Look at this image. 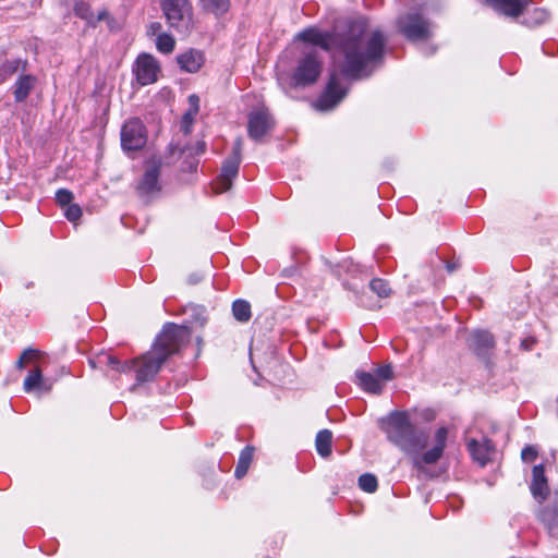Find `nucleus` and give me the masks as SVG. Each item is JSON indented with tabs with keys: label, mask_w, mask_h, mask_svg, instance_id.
I'll return each instance as SVG.
<instances>
[{
	"label": "nucleus",
	"mask_w": 558,
	"mask_h": 558,
	"mask_svg": "<svg viewBox=\"0 0 558 558\" xmlns=\"http://www.w3.org/2000/svg\"><path fill=\"white\" fill-rule=\"evenodd\" d=\"M374 374L378 378L379 381H381V380L387 381V380L392 379V377H393L392 367L390 365H384V366L377 367Z\"/></svg>",
	"instance_id": "36"
},
{
	"label": "nucleus",
	"mask_w": 558,
	"mask_h": 558,
	"mask_svg": "<svg viewBox=\"0 0 558 558\" xmlns=\"http://www.w3.org/2000/svg\"><path fill=\"white\" fill-rule=\"evenodd\" d=\"M359 385L366 391L372 393H380L383 390V383L373 373L356 372Z\"/></svg>",
	"instance_id": "21"
},
{
	"label": "nucleus",
	"mask_w": 558,
	"mask_h": 558,
	"mask_svg": "<svg viewBox=\"0 0 558 558\" xmlns=\"http://www.w3.org/2000/svg\"><path fill=\"white\" fill-rule=\"evenodd\" d=\"M74 13L76 16L87 21V23L95 27L94 13L87 2L80 1L74 5Z\"/></svg>",
	"instance_id": "27"
},
{
	"label": "nucleus",
	"mask_w": 558,
	"mask_h": 558,
	"mask_svg": "<svg viewBox=\"0 0 558 558\" xmlns=\"http://www.w3.org/2000/svg\"><path fill=\"white\" fill-rule=\"evenodd\" d=\"M203 279V277L199 275V274H192L189 276L187 278V282L190 284H196L198 283L201 280Z\"/></svg>",
	"instance_id": "43"
},
{
	"label": "nucleus",
	"mask_w": 558,
	"mask_h": 558,
	"mask_svg": "<svg viewBox=\"0 0 558 558\" xmlns=\"http://www.w3.org/2000/svg\"><path fill=\"white\" fill-rule=\"evenodd\" d=\"M538 519L553 537L558 538V510L544 508L538 512Z\"/></svg>",
	"instance_id": "22"
},
{
	"label": "nucleus",
	"mask_w": 558,
	"mask_h": 558,
	"mask_svg": "<svg viewBox=\"0 0 558 558\" xmlns=\"http://www.w3.org/2000/svg\"><path fill=\"white\" fill-rule=\"evenodd\" d=\"M469 349L488 365V333L485 330H474L468 339Z\"/></svg>",
	"instance_id": "16"
},
{
	"label": "nucleus",
	"mask_w": 558,
	"mask_h": 558,
	"mask_svg": "<svg viewBox=\"0 0 558 558\" xmlns=\"http://www.w3.org/2000/svg\"><path fill=\"white\" fill-rule=\"evenodd\" d=\"M147 142L145 125L138 118L126 121L121 129V145L126 151L142 149Z\"/></svg>",
	"instance_id": "8"
},
{
	"label": "nucleus",
	"mask_w": 558,
	"mask_h": 558,
	"mask_svg": "<svg viewBox=\"0 0 558 558\" xmlns=\"http://www.w3.org/2000/svg\"><path fill=\"white\" fill-rule=\"evenodd\" d=\"M347 95V88L342 86L338 74L332 73L324 94L318 99V108L329 110L336 107Z\"/></svg>",
	"instance_id": "11"
},
{
	"label": "nucleus",
	"mask_w": 558,
	"mask_h": 558,
	"mask_svg": "<svg viewBox=\"0 0 558 558\" xmlns=\"http://www.w3.org/2000/svg\"><path fill=\"white\" fill-rule=\"evenodd\" d=\"M359 486L366 493H374L377 489L378 483L375 475L371 473L362 474L359 477Z\"/></svg>",
	"instance_id": "31"
},
{
	"label": "nucleus",
	"mask_w": 558,
	"mask_h": 558,
	"mask_svg": "<svg viewBox=\"0 0 558 558\" xmlns=\"http://www.w3.org/2000/svg\"><path fill=\"white\" fill-rule=\"evenodd\" d=\"M275 121L265 108L252 111L248 114L247 133L254 142H263L264 137L272 130Z\"/></svg>",
	"instance_id": "9"
},
{
	"label": "nucleus",
	"mask_w": 558,
	"mask_h": 558,
	"mask_svg": "<svg viewBox=\"0 0 558 558\" xmlns=\"http://www.w3.org/2000/svg\"><path fill=\"white\" fill-rule=\"evenodd\" d=\"M108 17V11L107 10H101L98 12V14L95 16L94 15V22H95V26L97 25L98 22L105 20Z\"/></svg>",
	"instance_id": "42"
},
{
	"label": "nucleus",
	"mask_w": 558,
	"mask_h": 558,
	"mask_svg": "<svg viewBox=\"0 0 558 558\" xmlns=\"http://www.w3.org/2000/svg\"><path fill=\"white\" fill-rule=\"evenodd\" d=\"M547 19L548 12L545 9L531 7L530 0H527L525 9H523L517 22L526 27H536L545 23Z\"/></svg>",
	"instance_id": "18"
},
{
	"label": "nucleus",
	"mask_w": 558,
	"mask_h": 558,
	"mask_svg": "<svg viewBox=\"0 0 558 558\" xmlns=\"http://www.w3.org/2000/svg\"><path fill=\"white\" fill-rule=\"evenodd\" d=\"M190 338L191 329L187 326L173 323L166 324L151 349L141 357L130 361L131 369L136 373L137 384L153 380L161 365L186 345Z\"/></svg>",
	"instance_id": "3"
},
{
	"label": "nucleus",
	"mask_w": 558,
	"mask_h": 558,
	"mask_svg": "<svg viewBox=\"0 0 558 558\" xmlns=\"http://www.w3.org/2000/svg\"><path fill=\"white\" fill-rule=\"evenodd\" d=\"M38 356H39V351L32 349V348L25 349L22 352L20 359L16 361L15 366L19 369H22L25 367V364L27 362H31Z\"/></svg>",
	"instance_id": "32"
},
{
	"label": "nucleus",
	"mask_w": 558,
	"mask_h": 558,
	"mask_svg": "<svg viewBox=\"0 0 558 558\" xmlns=\"http://www.w3.org/2000/svg\"><path fill=\"white\" fill-rule=\"evenodd\" d=\"M193 168H196V163L190 166V169H193Z\"/></svg>",
	"instance_id": "47"
},
{
	"label": "nucleus",
	"mask_w": 558,
	"mask_h": 558,
	"mask_svg": "<svg viewBox=\"0 0 558 558\" xmlns=\"http://www.w3.org/2000/svg\"><path fill=\"white\" fill-rule=\"evenodd\" d=\"M253 453H254V447H252V446H246L241 451L239 461H238V464H236V468L234 471V475L236 478H242L246 474V472L250 468V464L252 462V459H253Z\"/></svg>",
	"instance_id": "24"
},
{
	"label": "nucleus",
	"mask_w": 558,
	"mask_h": 558,
	"mask_svg": "<svg viewBox=\"0 0 558 558\" xmlns=\"http://www.w3.org/2000/svg\"><path fill=\"white\" fill-rule=\"evenodd\" d=\"M28 65L27 59H5L0 64V85L5 83L12 75L26 72Z\"/></svg>",
	"instance_id": "19"
},
{
	"label": "nucleus",
	"mask_w": 558,
	"mask_h": 558,
	"mask_svg": "<svg viewBox=\"0 0 558 558\" xmlns=\"http://www.w3.org/2000/svg\"><path fill=\"white\" fill-rule=\"evenodd\" d=\"M381 428L390 442L408 454L413 466L422 469L424 464L436 463L446 448L448 429L439 427L435 434V445L422 453L428 441V433L417 428L405 411H393L381 421Z\"/></svg>",
	"instance_id": "2"
},
{
	"label": "nucleus",
	"mask_w": 558,
	"mask_h": 558,
	"mask_svg": "<svg viewBox=\"0 0 558 558\" xmlns=\"http://www.w3.org/2000/svg\"><path fill=\"white\" fill-rule=\"evenodd\" d=\"M201 4L206 11L220 16L229 10L230 0H201Z\"/></svg>",
	"instance_id": "25"
},
{
	"label": "nucleus",
	"mask_w": 558,
	"mask_h": 558,
	"mask_svg": "<svg viewBox=\"0 0 558 558\" xmlns=\"http://www.w3.org/2000/svg\"><path fill=\"white\" fill-rule=\"evenodd\" d=\"M149 28H150V32L153 34H155L156 32H158L161 28V25L159 23H151Z\"/></svg>",
	"instance_id": "45"
},
{
	"label": "nucleus",
	"mask_w": 558,
	"mask_h": 558,
	"mask_svg": "<svg viewBox=\"0 0 558 558\" xmlns=\"http://www.w3.org/2000/svg\"><path fill=\"white\" fill-rule=\"evenodd\" d=\"M332 433L329 429H322L317 433L315 439V446L317 452L323 457L327 458L331 453Z\"/></svg>",
	"instance_id": "23"
},
{
	"label": "nucleus",
	"mask_w": 558,
	"mask_h": 558,
	"mask_svg": "<svg viewBox=\"0 0 558 558\" xmlns=\"http://www.w3.org/2000/svg\"><path fill=\"white\" fill-rule=\"evenodd\" d=\"M63 209L66 219L71 222L77 221L82 216V209L77 204H70Z\"/></svg>",
	"instance_id": "35"
},
{
	"label": "nucleus",
	"mask_w": 558,
	"mask_h": 558,
	"mask_svg": "<svg viewBox=\"0 0 558 558\" xmlns=\"http://www.w3.org/2000/svg\"><path fill=\"white\" fill-rule=\"evenodd\" d=\"M206 144L205 142H198L195 147H183L179 148L180 155H193V154H203L205 151Z\"/></svg>",
	"instance_id": "38"
},
{
	"label": "nucleus",
	"mask_w": 558,
	"mask_h": 558,
	"mask_svg": "<svg viewBox=\"0 0 558 558\" xmlns=\"http://www.w3.org/2000/svg\"><path fill=\"white\" fill-rule=\"evenodd\" d=\"M468 447H469V450L472 454V457L478 461L480 465L481 466H485L486 463H487V456L486 453L484 454H480V444L477 440L475 439H471L468 444Z\"/></svg>",
	"instance_id": "33"
},
{
	"label": "nucleus",
	"mask_w": 558,
	"mask_h": 558,
	"mask_svg": "<svg viewBox=\"0 0 558 558\" xmlns=\"http://www.w3.org/2000/svg\"><path fill=\"white\" fill-rule=\"evenodd\" d=\"M74 196L73 193L65 189H60L56 193V201L60 205L61 208H64L72 204Z\"/></svg>",
	"instance_id": "34"
},
{
	"label": "nucleus",
	"mask_w": 558,
	"mask_h": 558,
	"mask_svg": "<svg viewBox=\"0 0 558 558\" xmlns=\"http://www.w3.org/2000/svg\"><path fill=\"white\" fill-rule=\"evenodd\" d=\"M159 71L158 62L153 56L143 53L136 59L134 72L142 86L155 83Z\"/></svg>",
	"instance_id": "12"
},
{
	"label": "nucleus",
	"mask_w": 558,
	"mask_h": 558,
	"mask_svg": "<svg viewBox=\"0 0 558 558\" xmlns=\"http://www.w3.org/2000/svg\"><path fill=\"white\" fill-rule=\"evenodd\" d=\"M157 49L162 53H171L175 46V40L168 34H160L156 40Z\"/></svg>",
	"instance_id": "29"
},
{
	"label": "nucleus",
	"mask_w": 558,
	"mask_h": 558,
	"mask_svg": "<svg viewBox=\"0 0 558 558\" xmlns=\"http://www.w3.org/2000/svg\"><path fill=\"white\" fill-rule=\"evenodd\" d=\"M526 4L527 0H490V9L498 15L512 21L519 20Z\"/></svg>",
	"instance_id": "15"
},
{
	"label": "nucleus",
	"mask_w": 558,
	"mask_h": 558,
	"mask_svg": "<svg viewBox=\"0 0 558 558\" xmlns=\"http://www.w3.org/2000/svg\"><path fill=\"white\" fill-rule=\"evenodd\" d=\"M371 290L376 293L379 298L389 296L391 289L387 281L380 278H375L369 282Z\"/></svg>",
	"instance_id": "30"
},
{
	"label": "nucleus",
	"mask_w": 558,
	"mask_h": 558,
	"mask_svg": "<svg viewBox=\"0 0 558 558\" xmlns=\"http://www.w3.org/2000/svg\"><path fill=\"white\" fill-rule=\"evenodd\" d=\"M99 363H104L107 366H109L110 368L117 369L122 373H126V372L131 371L130 362H125L124 364H122L117 357H114L112 355H107V354L104 355L102 357L99 359Z\"/></svg>",
	"instance_id": "28"
},
{
	"label": "nucleus",
	"mask_w": 558,
	"mask_h": 558,
	"mask_svg": "<svg viewBox=\"0 0 558 558\" xmlns=\"http://www.w3.org/2000/svg\"><path fill=\"white\" fill-rule=\"evenodd\" d=\"M537 340L533 336H529L520 341V348L523 351H531L535 347Z\"/></svg>",
	"instance_id": "39"
},
{
	"label": "nucleus",
	"mask_w": 558,
	"mask_h": 558,
	"mask_svg": "<svg viewBox=\"0 0 558 558\" xmlns=\"http://www.w3.org/2000/svg\"><path fill=\"white\" fill-rule=\"evenodd\" d=\"M538 456L537 448L533 445L525 446L521 451V459L523 462H532Z\"/></svg>",
	"instance_id": "37"
},
{
	"label": "nucleus",
	"mask_w": 558,
	"mask_h": 558,
	"mask_svg": "<svg viewBox=\"0 0 558 558\" xmlns=\"http://www.w3.org/2000/svg\"><path fill=\"white\" fill-rule=\"evenodd\" d=\"M530 490L534 499L539 504H542L549 494L548 482L543 463L533 466Z\"/></svg>",
	"instance_id": "14"
},
{
	"label": "nucleus",
	"mask_w": 558,
	"mask_h": 558,
	"mask_svg": "<svg viewBox=\"0 0 558 558\" xmlns=\"http://www.w3.org/2000/svg\"><path fill=\"white\" fill-rule=\"evenodd\" d=\"M322 66L323 63L316 49L305 52L293 75L295 83L303 86L315 83L322 72Z\"/></svg>",
	"instance_id": "7"
},
{
	"label": "nucleus",
	"mask_w": 558,
	"mask_h": 558,
	"mask_svg": "<svg viewBox=\"0 0 558 558\" xmlns=\"http://www.w3.org/2000/svg\"><path fill=\"white\" fill-rule=\"evenodd\" d=\"M204 54L196 49H190L177 56V62L181 70L189 73H196L204 64Z\"/></svg>",
	"instance_id": "17"
},
{
	"label": "nucleus",
	"mask_w": 558,
	"mask_h": 558,
	"mask_svg": "<svg viewBox=\"0 0 558 558\" xmlns=\"http://www.w3.org/2000/svg\"><path fill=\"white\" fill-rule=\"evenodd\" d=\"M23 388L26 392H31L33 390H41L48 392L51 389V385L44 380L41 371L36 367L32 369L24 379Z\"/></svg>",
	"instance_id": "20"
},
{
	"label": "nucleus",
	"mask_w": 558,
	"mask_h": 558,
	"mask_svg": "<svg viewBox=\"0 0 558 558\" xmlns=\"http://www.w3.org/2000/svg\"><path fill=\"white\" fill-rule=\"evenodd\" d=\"M189 102L191 106L190 110L197 114L199 110V97L195 94H192L189 96Z\"/></svg>",
	"instance_id": "40"
},
{
	"label": "nucleus",
	"mask_w": 558,
	"mask_h": 558,
	"mask_svg": "<svg viewBox=\"0 0 558 558\" xmlns=\"http://www.w3.org/2000/svg\"><path fill=\"white\" fill-rule=\"evenodd\" d=\"M160 5L170 27L179 34H190L193 28V13L189 0H160Z\"/></svg>",
	"instance_id": "4"
},
{
	"label": "nucleus",
	"mask_w": 558,
	"mask_h": 558,
	"mask_svg": "<svg viewBox=\"0 0 558 558\" xmlns=\"http://www.w3.org/2000/svg\"><path fill=\"white\" fill-rule=\"evenodd\" d=\"M242 147L243 140L239 136L234 141L232 154L222 162L221 172L211 184L215 193L220 194L232 187V181L238 177L242 161Z\"/></svg>",
	"instance_id": "6"
},
{
	"label": "nucleus",
	"mask_w": 558,
	"mask_h": 558,
	"mask_svg": "<svg viewBox=\"0 0 558 558\" xmlns=\"http://www.w3.org/2000/svg\"><path fill=\"white\" fill-rule=\"evenodd\" d=\"M397 27L410 41H426L433 35V25L418 12H407L397 19Z\"/></svg>",
	"instance_id": "5"
},
{
	"label": "nucleus",
	"mask_w": 558,
	"mask_h": 558,
	"mask_svg": "<svg viewBox=\"0 0 558 558\" xmlns=\"http://www.w3.org/2000/svg\"><path fill=\"white\" fill-rule=\"evenodd\" d=\"M205 323H206V318H204V317H203V318H201V320H199V325H201V326H204V325H205Z\"/></svg>",
	"instance_id": "46"
},
{
	"label": "nucleus",
	"mask_w": 558,
	"mask_h": 558,
	"mask_svg": "<svg viewBox=\"0 0 558 558\" xmlns=\"http://www.w3.org/2000/svg\"><path fill=\"white\" fill-rule=\"evenodd\" d=\"M38 83V77L34 74L21 72L13 83L11 89L15 102H24Z\"/></svg>",
	"instance_id": "13"
},
{
	"label": "nucleus",
	"mask_w": 558,
	"mask_h": 558,
	"mask_svg": "<svg viewBox=\"0 0 558 558\" xmlns=\"http://www.w3.org/2000/svg\"><path fill=\"white\" fill-rule=\"evenodd\" d=\"M298 38L328 50L332 43L342 57L341 72L349 78L359 80L372 74L374 68L381 62L386 38L380 31L366 33V22L356 20L349 25L344 34L336 35L333 40L328 34L308 28L301 32Z\"/></svg>",
	"instance_id": "1"
},
{
	"label": "nucleus",
	"mask_w": 558,
	"mask_h": 558,
	"mask_svg": "<svg viewBox=\"0 0 558 558\" xmlns=\"http://www.w3.org/2000/svg\"><path fill=\"white\" fill-rule=\"evenodd\" d=\"M459 267V265L456 263V262H448L446 264V268L448 270V272H453L454 270H457Z\"/></svg>",
	"instance_id": "44"
},
{
	"label": "nucleus",
	"mask_w": 558,
	"mask_h": 558,
	"mask_svg": "<svg viewBox=\"0 0 558 558\" xmlns=\"http://www.w3.org/2000/svg\"><path fill=\"white\" fill-rule=\"evenodd\" d=\"M232 313L236 320L246 323L251 318V305L247 301L236 300L232 304Z\"/></svg>",
	"instance_id": "26"
},
{
	"label": "nucleus",
	"mask_w": 558,
	"mask_h": 558,
	"mask_svg": "<svg viewBox=\"0 0 558 558\" xmlns=\"http://www.w3.org/2000/svg\"><path fill=\"white\" fill-rule=\"evenodd\" d=\"M160 168L161 161L159 159H151L147 162L143 178L136 187L140 196H149L160 191Z\"/></svg>",
	"instance_id": "10"
},
{
	"label": "nucleus",
	"mask_w": 558,
	"mask_h": 558,
	"mask_svg": "<svg viewBox=\"0 0 558 558\" xmlns=\"http://www.w3.org/2000/svg\"><path fill=\"white\" fill-rule=\"evenodd\" d=\"M195 116H196V113H193V111H191V110H189L183 116V124H184L185 132H189V124H191L193 122Z\"/></svg>",
	"instance_id": "41"
},
{
	"label": "nucleus",
	"mask_w": 558,
	"mask_h": 558,
	"mask_svg": "<svg viewBox=\"0 0 558 558\" xmlns=\"http://www.w3.org/2000/svg\"><path fill=\"white\" fill-rule=\"evenodd\" d=\"M480 1L483 2V3H487L488 2V0H480Z\"/></svg>",
	"instance_id": "48"
}]
</instances>
